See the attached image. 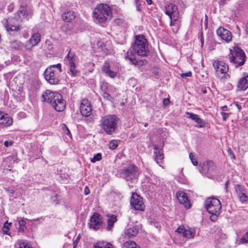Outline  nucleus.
<instances>
[{
	"mask_svg": "<svg viewBox=\"0 0 248 248\" xmlns=\"http://www.w3.org/2000/svg\"><path fill=\"white\" fill-rule=\"evenodd\" d=\"M118 123L119 118L115 115H107L102 117L100 126L106 134L111 135L115 132Z\"/></svg>",
	"mask_w": 248,
	"mask_h": 248,
	"instance_id": "nucleus-1",
	"label": "nucleus"
},
{
	"mask_svg": "<svg viewBox=\"0 0 248 248\" xmlns=\"http://www.w3.org/2000/svg\"><path fill=\"white\" fill-rule=\"evenodd\" d=\"M62 72V64L58 63L51 65L46 68L44 72L46 80L52 85H57L60 83V74Z\"/></svg>",
	"mask_w": 248,
	"mask_h": 248,
	"instance_id": "nucleus-2",
	"label": "nucleus"
},
{
	"mask_svg": "<svg viewBox=\"0 0 248 248\" xmlns=\"http://www.w3.org/2000/svg\"><path fill=\"white\" fill-rule=\"evenodd\" d=\"M119 172L123 179L131 183L136 182L140 173L139 168L133 164L121 169Z\"/></svg>",
	"mask_w": 248,
	"mask_h": 248,
	"instance_id": "nucleus-3",
	"label": "nucleus"
},
{
	"mask_svg": "<svg viewBox=\"0 0 248 248\" xmlns=\"http://www.w3.org/2000/svg\"><path fill=\"white\" fill-rule=\"evenodd\" d=\"M204 204L207 211L211 215L210 217V220L213 222L216 221L220 214V202L217 198L210 197L206 200Z\"/></svg>",
	"mask_w": 248,
	"mask_h": 248,
	"instance_id": "nucleus-4",
	"label": "nucleus"
},
{
	"mask_svg": "<svg viewBox=\"0 0 248 248\" xmlns=\"http://www.w3.org/2000/svg\"><path fill=\"white\" fill-rule=\"evenodd\" d=\"M133 49L135 53L141 57H146L149 55L148 42L143 35L136 36Z\"/></svg>",
	"mask_w": 248,
	"mask_h": 248,
	"instance_id": "nucleus-5",
	"label": "nucleus"
},
{
	"mask_svg": "<svg viewBox=\"0 0 248 248\" xmlns=\"http://www.w3.org/2000/svg\"><path fill=\"white\" fill-rule=\"evenodd\" d=\"M93 17L99 23H103L112 17L110 7L107 4L99 5L93 12Z\"/></svg>",
	"mask_w": 248,
	"mask_h": 248,
	"instance_id": "nucleus-6",
	"label": "nucleus"
},
{
	"mask_svg": "<svg viewBox=\"0 0 248 248\" xmlns=\"http://www.w3.org/2000/svg\"><path fill=\"white\" fill-rule=\"evenodd\" d=\"M229 59L231 62L234 64L235 67L243 65L246 61V55L242 49L234 47L233 50H231L229 55Z\"/></svg>",
	"mask_w": 248,
	"mask_h": 248,
	"instance_id": "nucleus-7",
	"label": "nucleus"
},
{
	"mask_svg": "<svg viewBox=\"0 0 248 248\" xmlns=\"http://www.w3.org/2000/svg\"><path fill=\"white\" fill-rule=\"evenodd\" d=\"M165 13L168 15L170 19V25L171 26L176 25L175 29L176 31L178 29V19L179 18V13L177 6L172 3H170L166 6Z\"/></svg>",
	"mask_w": 248,
	"mask_h": 248,
	"instance_id": "nucleus-8",
	"label": "nucleus"
},
{
	"mask_svg": "<svg viewBox=\"0 0 248 248\" xmlns=\"http://www.w3.org/2000/svg\"><path fill=\"white\" fill-rule=\"evenodd\" d=\"M217 77L222 79L229 78L228 74L229 67L228 64L222 61H215L213 64Z\"/></svg>",
	"mask_w": 248,
	"mask_h": 248,
	"instance_id": "nucleus-9",
	"label": "nucleus"
},
{
	"mask_svg": "<svg viewBox=\"0 0 248 248\" xmlns=\"http://www.w3.org/2000/svg\"><path fill=\"white\" fill-rule=\"evenodd\" d=\"M77 61V57L74 52L69 50L68 53L64 58V62L69 66V71L73 76H76L78 72L75 63Z\"/></svg>",
	"mask_w": 248,
	"mask_h": 248,
	"instance_id": "nucleus-10",
	"label": "nucleus"
},
{
	"mask_svg": "<svg viewBox=\"0 0 248 248\" xmlns=\"http://www.w3.org/2000/svg\"><path fill=\"white\" fill-rule=\"evenodd\" d=\"M216 164L212 161L207 160L200 164L199 170L200 172L204 175L208 176L214 173L216 170Z\"/></svg>",
	"mask_w": 248,
	"mask_h": 248,
	"instance_id": "nucleus-11",
	"label": "nucleus"
},
{
	"mask_svg": "<svg viewBox=\"0 0 248 248\" xmlns=\"http://www.w3.org/2000/svg\"><path fill=\"white\" fill-rule=\"evenodd\" d=\"M130 204L136 210L144 211V205L142 198L137 193H133L130 199Z\"/></svg>",
	"mask_w": 248,
	"mask_h": 248,
	"instance_id": "nucleus-12",
	"label": "nucleus"
},
{
	"mask_svg": "<svg viewBox=\"0 0 248 248\" xmlns=\"http://www.w3.org/2000/svg\"><path fill=\"white\" fill-rule=\"evenodd\" d=\"M102 223L103 221L101 216L98 213H94L91 217L89 225L90 228L97 230Z\"/></svg>",
	"mask_w": 248,
	"mask_h": 248,
	"instance_id": "nucleus-13",
	"label": "nucleus"
},
{
	"mask_svg": "<svg viewBox=\"0 0 248 248\" xmlns=\"http://www.w3.org/2000/svg\"><path fill=\"white\" fill-rule=\"evenodd\" d=\"M41 35L39 33H35L32 34L31 37L28 40L25 44V48L27 50H31L33 47L37 46L40 42Z\"/></svg>",
	"mask_w": 248,
	"mask_h": 248,
	"instance_id": "nucleus-14",
	"label": "nucleus"
},
{
	"mask_svg": "<svg viewBox=\"0 0 248 248\" xmlns=\"http://www.w3.org/2000/svg\"><path fill=\"white\" fill-rule=\"evenodd\" d=\"M216 32L218 36L220 37L222 40L225 41L227 43L231 42L232 40V34L231 32L223 27H220L218 28L217 29Z\"/></svg>",
	"mask_w": 248,
	"mask_h": 248,
	"instance_id": "nucleus-15",
	"label": "nucleus"
},
{
	"mask_svg": "<svg viewBox=\"0 0 248 248\" xmlns=\"http://www.w3.org/2000/svg\"><path fill=\"white\" fill-rule=\"evenodd\" d=\"M60 94L56 92L47 90L42 95V101L49 103L52 106V104L55 102L57 95Z\"/></svg>",
	"mask_w": 248,
	"mask_h": 248,
	"instance_id": "nucleus-16",
	"label": "nucleus"
},
{
	"mask_svg": "<svg viewBox=\"0 0 248 248\" xmlns=\"http://www.w3.org/2000/svg\"><path fill=\"white\" fill-rule=\"evenodd\" d=\"M80 111L81 114L85 117H88L91 114L92 109L88 100L83 99L81 101L80 106Z\"/></svg>",
	"mask_w": 248,
	"mask_h": 248,
	"instance_id": "nucleus-17",
	"label": "nucleus"
},
{
	"mask_svg": "<svg viewBox=\"0 0 248 248\" xmlns=\"http://www.w3.org/2000/svg\"><path fill=\"white\" fill-rule=\"evenodd\" d=\"M66 102L63 99L62 95H57L55 102L52 104V107L58 112H61L64 110L65 108Z\"/></svg>",
	"mask_w": 248,
	"mask_h": 248,
	"instance_id": "nucleus-18",
	"label": "nucleus"
},
{
	"mask_svg": "<svg viewBox=\"0 0 248 248\" xmlns=\"http://www.w3.org/2000/svg\"><path fill=\"white\" fill-rule=\"evenodd\" d=\"M175 231L178 233L182 234L183 236L187 239L193 238L195 233L194 229H186L184 226H179Z\"/></svg>",
	"mask_w": 248,
	"mask_h": 248,
	"instance_id": "nucleus-19",
	"label": "nucleus"
},
{
	"mask_svg": "<svg viewBox=\"0 0 248 248\" xmlns=\"http://www.w3.org/2000/svg\"><path fill=\"white\" fill-rule=\"evenodd\" d=\"M186 117L188 118L192 119L197 123V125L196 126L198 128H203L206 126V122L203 119H201L197 114L186 112Z\"/></svg>",
	"mask_w": 248,
	"mask_h": 248,
	"instance_id": "nucleus-20",
	"label": "nucleus"
},
{
	"mask_svg": "<svg viewBox=\"0 0 248 248\" xmlns=\"http://www.w3.org/2000/svg\"><path fill=\"white\" fill-rule=\"evenodd\" d=\"M13 119L7 114L0 111V127H7L11 125Z\"/></svg>",
	"mask_w": 248,
	"mask_h": 248,
	"instance_id": "nucleus-21",
	"label": "nucleus"
},
{
	"mask_svg": "<svg viewBox=\"0 0 248 248\" xmlns=\"http://www.w3.org/2000/svg\"><path fill=\"white\" fill-rule=\"evenodd\" d=\"M177 198L179 202L185 205L186 208H189L191 206L186 194L183 192H178L176 194Z\"/></svg>",
	"mask_w": 248,
	"mask_h": 248,
	"instance_id": "nucleus-22",
	"label": "nucleus"
},
{
	"mask_svg": "<svg viewBox=\"0 0 248 248\" xmlns=\"http://www.w3.org/2000/svg\"><path fill=\"white\" fill-rule=\"evenodd\" d=\"M237 88L240 91H245L248 88V75L245 74L244 76L239 79Z\"/></svg>",
	"mask_w": 248,
	"mask_h": 248,
	"instance_id": "nucleus-23",
	"label": "nucleus"
},
{
	"mask_svg": "<svg viewBox=\"0 0 248 248\" xmlns=\"http://www.w3.org/2000/svg\"><path fill=\"white\" fill-rule=\"evenodd\" d=\"M154 149L155 150V160L158 164H159L163 159V154L156 145H154Z\"/></svg>",
	"mask_w": 248,
	"mask_h": 248,
	"instance_id": "nucleus-24",
	"label": "nucleus"
},
{
	"mask_svg": "<svg viewBox=\"0 0 248 248\" xmlns=\"http://www.w3.org/2000/svg\"><path fill=\"white\" fill-rule=\"evenodd\" d=\"M62 17L65 22H71L75 18V13L73 11L65 12L62 15Z\"/></svg>",
	"mask_w": 248,
	"mask_h": 248,
	"instance_id": "nucleus-25",
	"label": "nucleus"
},
{
	"mask_svg": "<svg viewBox=\"0 0 248 248\" xmlns=\"http://www.w3.org/2000/svg\"><path fill=\"white\" fill-rule=\"evenodd\" d=\"M139 229L136 226L130 227L125 231V234L129 237L135 236L138 232Z\"/></svg>",
	"mask_w": 248,
	"mask_h": 248,
	"instance_id": "nucleus-26",
	"label": "nucleus"
},
{
	"mask_svg": "<svg viewBox=\"0 0 248 248\" xmlns=\"http://www.w3.org/2000/svg\"><path fill=\"white\" fill-rule=\"evenodd\" d=\"M5 27L8 32L17 31L19 30L20 28L18 25H15L11 24L9 21H7Z\"/></svg>",
	"mask_w": 248,
	"mask_h": 248,
	"instance_id": "nucleus-27",
	"label": "nucleus"
},
{
	"mask_svg": "<svg viewBox=\"0 0 248 248\" xmlns=\"http://www.w3.org/2000/svg\"><path fill=\"white\" fill-rule=\"evenodd\" d=\"M93 248H113V247L110 243L99 242L94 245Z\"/></svg>",
	"mask_w": 248,
	"mask_h": 248,
	"instance_id": "nucleus-28",
	"label": "nucleus"
},
{
	"mask_svg": "<svg viewBox=\"0 0 248 248\" xmlns=\"http://www.w3.org/2000/svg\"><path fill=\"white\" fill-rule=\"evenodd\" d=\"M117 217L116 216L112 215L109 217L107 220L108 226L107 229L108 230H110L113 226L114 223L116 221Z\"/></svg>",
	"mask_w": 248,
	"mask_h": 248,
	"instance_id": "nucleus-29",
	"label": "nucleus"
},
{
	"mask_svg": "<svg viewBox=\"0 0 248 248\" xmlns=\"http://www.w3.org/2000/svg\"><path fill=\"white\" fill-rule=\"evenodd\" d=\"M124 247L125 248H140L137 244L132 241H128L124 243Z\"/></svg>",
	"mask_w": 248,
	"mask_h": 248,
	"instance_id": "nucleus-30",
	"label": "nucleus"
},
{
	"mask_svg": "<svg viewBox=\"0 0 248 248\" xmlns=\"http://www.w3.org/2000/svg\"><path fill=\"white\" fill-rule=\"evenodd\" d=\"M12 224L11 223H8V222H6L2 227V231L3 232L7 235H10V233L9 232V230L10 229V226Z\"/></svg>",
	"mask_w": 248,
	"mask_h": 248,
	"instance_id": "nucleus-31",
	"label": "nucleus"
},
{
	"mask_svg": "<svg viewBox=\"0 0 248 248\" xmlns=\"http://www.w3.org/2000/svg\"><path fill=\"white\" fill-rule=\"evenodd\" d=\"M239 198V199L242 203H244L246 202L248 200V197L247 195L244 193H240L237 195Z\"/></svg>",
	"mask_w": 248,
	"mask_h": 248,
	"instance_id": "nucleus-32",
	"label": "nucleus"
},
{
	"mask_svg": "<svg viewBox=\"0 0 248 248\" xmlns=\"http://www.w3.org/2000/svg\"><path fill=\"white\" fill-rule=\"evenodd\" d=\"M18 15L21 18H24L27 16V11L26 9H23L20 10L18 12Z\"/></svg>",
	"mask_w": 248,
	"mask_h": 248,
	"instance_id": "nucleus-33",
	"label": "nucleus"
},
{
	"mask_svg": "<svg viewBox=\"0 0 248 248\" xmlns=\"http://www.w3.org/2000/svg\"><path fill=\"white\" fill-rule=\"evenodd\" d=\"M22 43L19 41H14L12 43V46L15 49H19L22 46Z\"/></svg>",
	"mask_w": 248,
	"mask_h": 248,
	"instance_id": "nucleus-34",
	"label": "nucleus"
},
{
	"mask_svg": "<svg viewBox=\"0 0 248 248\" xmlns=\"http://www.w3.org/2000/svg\"><path fill=\"white\" fill-rule=\"evenodd\" d=\"M117 146V141L116 140H112L109 143V147L111 150L116 149Z\"/></svg>",
	"mask_w": 248,
	"mask_h": 248,
	"instance_id": "nucleus-35",
	"label": "nucleus"
},
{
	"mask_svg": "<svg viewBox=\"0 0 248 248\" xmlns=\"http://www.w3.org/2000/svg\"><path fill=\"white\" fill-rule=\"evenodd\" d=\"M102 158V155L100 153H98L94 155L93 158L91 159V162L94 163L96 161H100Z\"/></svg>",
	"mask_w": 248,
	"mask_h": 248,
	"instance_id": "nucleus-36",
	"label": "nucleus"
},
{
	"mask_svg": "<svg viewBox=\"0 0 248 248\" xmlns=\"http://www.w3.org/2000/svg\"><path fill=\"white\" fill-rule=\"evenodd\" d=\"M235 190L237 195L240 193H244L243 192L245 191L244 188L240 185H236L235 186Z\"/></svg>",
	"mask_w": 248,
	"mask_h": 248,
	"instance_id": "nucleus-37",
	"label": "nucleus"
},
{
	"mask_svg": "<svg viewBox=\"0 0 248 248\" xmlns=\"http://www.w3.org/2000/svg\"><path fill=\"white\" fill-rule=\"evenodd\" d=\"M105 74L111 78H114L116 77L117 75V73L115 72H114L110 69L108 70L106 73H105Z\"/></svg>",
	"mask_w": 248,
	"mask_h": 248,
	"instance_id": "nucleus-38",
	"label": "nucleus"
},
{
	"mask_svg": "<svg viewBox=\"0 0 248 248\" xmlns=\"http://www.w3.org/2000/svg\"><path fill=\"white\" fill-rule=\"evenodd\" d=\"M241 243H248V232H246L240 240Z\"/></svg>",
	"mask_w": 248,
	"mask_h": 248,
	"instance_id": "nucleus-39",
	"label": "nucleus"
},
{
	"mask_svg": "<svg viewBox=\"0 0 248 248\" xmlns=\"http://www.w3.org/2000/svg\"><path fill=\"white\" fill-rule=\"evenodd\" d=\"M102 71L105 73H106L108 70H109V64L107 62H106L103 66L102 67Z\"/></svg>",
	"mask_w": 248,
	"mask_h": 248,
	"instance_id": "nucleus-40",
	"label": "nucleus"
},
{
	"mask_svg": "<svg viewBox=\"0 0 248 248\" xmlns=\"http://www.w3.org/2000/svg\"><path fill=\"white\" fill-rule=\"evenodd\" d=\"M189 158L191 159L192 164L194 166H197L198 165V161L194 158V155L192 153H190L189 154Z\"/></svg>",
	"mask_w": 248,
	"mask_h": 248,
	"instance_id": "nucleus-41",
	"label": "nucleus"
},
{
	"mask_svg": "<svg viewBox=\"0 0 248 248\" xmlns=\"http://www.w3.org/2000/svg\"><path fill=\"white\" fill-rule=\"evenodd\" d=\"M102 96L104 98H105L108 100L110 101L112 99V97L110 96V95L107 92H104L103 93Z\"/></svg>",
	"mask_w": 248,
	"mask_h": 248,
	"instance_id": "nucleus-42",
	"label": "nucleus"
},
{
	"mask_svg": "<svg viewBox=\"0 0 248 248\" xmlns=\"http://www.w3.org/2000/svg\"><path fill=\"white\" fill-rule=\"evenodd\" d=\"M191 76L192 73L190 71L185 73H182L181 74V77L184 78H186L187 77H190Z\"/></svg>",
	"mask_w": 248,
	"mask_h": 248,
	"instance_id": "nucleus-43",
	"label": "nucleus"
},
{
	"mask_svg": "<svg viewBox=\"0 0 248 248\" xmlns=\"http://www.w3.org/2000/svg\"><path fill=\"white\" fill-rule=\"evenodd\" d=\"M124 22V20L122 18H116L114 20V23L118 25H121L123 24Z\"/></svg>",
	"mask_w": 248,
	"mask_h": 248,
	"instance_id": "nucleus-44",
	"label": "nucleus"
},
{
	"mask_svg": "<svg viewBox=\"0 0 248 248\" xmlns=\"http://www.w3.org/2000/svg\"><path fill=\"white\" fill-rule=\"evenodd\" d=\"M129 61L134 65L139 64V62L136 60L134 55L133 57H130V58L129 59Z\"/></svg>",
	"mask_w": 248,
	"mask_h": 248,
	"instance_id": "nucleus-45",
	"label": "nucleus"
},
{
	"mask_svg": "<svg viewBox=\"0 0 248 248\" xmlns=\"http://www.w3.org/2000/svg\"><path fill=\"white\" fill-rule=\"evenodd\" d=\"M221 114L222 116V119L224 121H226L227 120V119L228 118V117H229V114L228 113H225V112H222L221 113Z\"/></svg>",
	"mask_w": 248,
	"mask_h": 248,
	"instance_id": "nucleus-46",
	"label": "nucleus"
},
{
	"mask_svg": "<svg viewBox=\"0 0 248 248\" xmlns=\"http://www.w3.org/2000/svg\"><path fill=\"white\" fill-rule=\"evenodd\" d=\"M26 224V221L23 219H21L19 220V225L20 227H24Z\"/></svg>",
	"mask_w": 248,
	"mask_h": 248,
	"instance_id": "nucleus-47",
	"label": "nucleus"
},
{
	"mask_svg": "<svg viewBox=\"0 0 248 248\" xmlns=\"http://www.w3.org/2000/svg\"><path fill=\"white\" fill-rule=\"evenodd\" d=\"M79 239H80V235H78V237H77V238L76 239V240L73 242V246H74V247H77V246L78 245V243Z\"/></svg>",
	"mask_w": 248,
	"mask_h": 248,
	"instance_id": "nucleus-48",
	"label": "nucleus"
},
{
	"mask_svg": "<svg viewBox=\"0 0 248 248\" xmlns=\"http://www.w3.org/2000/svg\"><path fill=\"white\" fill-rule=\"evenodd\" d=\"M134 55V54H133L132 52H127L125 56V58L129 60L130 57H133Z\"/></svg>",
	"mask_w": 248,
	"mask_h": 248,
	"instance_id": "nucleus-49",
	"label": "nucleus"
},
{
	"mask_svg": "<svg viewBox=\"0 0 248 248\" xmlns=\"http://www.w3.org/2000/svg\"><path fill=\"white\" fill-rule=\"evenodd\" d=\"M90 191L89 188H88V187L87 186H86L84 188V194L85 195H87L90 193Z\"/></svg>",
	"mask_w": 248,
	"mask_h": 248,
	"instance_id": "nucleus-50",
	"label": "nucleus"
},
{
	"mask_svg": "<svg viewBox=\"0 0 248 248\" xmlns=\"http://www.w3.org/2000/svg\"><path fill=\"white\" fill-rule=\"evenodd\" d=\"M65 132L66 133V134L67 135H68L69 136L71 137L72 136L71 134V132L69 130V129H68V128L67 127H66V126H65V129L64 130Z\"/></svg>",
	"mask_w": 248,
	"mask_h": 248,
	"instance_id": "nucleus-51",
	"label": "nucleus"
},
{
	"mask_svg": "<svg viewBox=\"0 0 248 248\" xmlns=\"http://www.w3.org/2000/svg\"><path fill=\"white\" fill-rule=\"evenodd\" d=\"M4 145L5 147H8L9 146H11L12 145V142L11 141H5L4 142Z\"/></svg>",
	"mask_w": 248,
	"mask_h": 248,
	"instance_id": "nucleus-52",
	"label": "nucleus"
},
{
	"mask_svg": "<svg viewBox=\"0 0 248 248\" xmlns=\"http://www.w3.org/2000/svg\"><path fill=\"white\" fill-rule=\"evenodd\" d=\"M200 38V41L201 43V46H202L203 45V44H204V39H203V36L202 33H201Z\"/></svg>",
	"mask_w": 248,
	"mask_h": 248,
	"instance_id": "nucleus-53",
	"label": "nucleus"
},
{
	"mask_svg": "<svg viewBox=\"0 0 248 248\" xmlns=\"http://www.w3.org/2000/svg\"><path fill=\"white\" fill-rule=\"evenodd\" d=\"M136 0V8H137V10L138 11H141V9L140 8V4L138 3L139 2V0Z\"/></svg>",
	"mask_w": 248,
	"mask_h": 248,
	"instance_id": "nucleus-54",
	"label": "nucleus"
},
{
	"mask_svg": "<svg viewBox=\"0 0 248 248\" xmlns=\"http://www.w3.org/2000/svg\"><path fill=\"white\" fill-rule=\"evenodd\" d=\"M235 106H236V107H237V108H238V109L239 110H241L242 107H241V106L240 105L238 104V103H236L235 104Z\"/></svg>",
	"mask_w": 248,
	"mask_h": 248,
	"instance_id": "nucleus-55",
	"label": "nucleus"
},
{
	"mask_svg": "<svg viewBox=\"0 0 248 248\" xmlns=\"http://www.w3.org/2000/svg\"><path fill=\"white\" fill-rule=\"evenodd\" d=\"M147 3L149 4V5H150L152 4V0H146Z\"/></svg>",
	"mask_w": 248,
	"mask_h": 248,
	"instance_id": "nucleus-56",
	"label": "nucleus"
},
{
	"mask_svg": "<svg viewBox=\"0 0 248 248\" xmlns=\"http://www.w3.org/2000/svg\"><path fill=\"white\" fill-rule=\"evenodd\" d=\"M4 67L3 64H0V71L3 69Z\"/></svg>",
	"mask_w": 248,
	"mask_h": 248,
	"instance_id": "nucleus-57",
	"label": "nucleus"
},
{
	"mask_svg": "<svg viewBox=\"0 0 248 248\" xmlns=\"http://www.w3.org/2000/svg\"><path fill=\"white\" fill-rule=\"evenodd\" d=\"M228 184H229V181H227L226 182V183H225V186H226V188H227L228 186Z\"/></svg>",
	"mask_w": 248,
	"mask_h": 248,
	"instance_id": "nucleus-58",
	"label": "nucleus"
},
{
	"mask_svg": "<svg viewBox=\"0 0 248 248\" xmlns=\"http://www.w3.org/2000/svg\"><path fill=\"white\" fill-rule=\"evenodd\" d=\"M167 101L168 102H169V100L166 99H165L164 100V103H165V101Z\"/></svg>",
	"mask_w": 248,
	"mask_h": 248,
	"instance_id": "nucleus-59",
	"label": "nucleus"
},
{
	"mask_svg": "<svg viewBox=\"0 0 248 248\" xmlns=\"http://www.w3.org/2000/svg\"><path fill=\"white\" fill-rule=\"evenodd\" d=\"M228 152H229V153H232V151H231V149L229 150H228Z\"/></svg>",
	"mask_w": 248,
	"mask_h": 248,
	"instance_id": "nucleus-60",
	"label": "nucleus"
},
{
	"mask_svg": "<svg viewBox=\"0 0 248 248\" xmlns=\"http://www.w3.org/2000/svg\"><path fill=\"white\" fill-rule=\"evenodd\" d=\"M228 152H229V153H232V151H231V149L229 150H228Z\"/></svg>",
	"mask_w": 248,
	"mask_h": 248,
	"instance_id": "nucleus-61",
	"label": "nucleus"
},
{
	"mask_svg": "<svg viewBox=\"0 0 248 248\" xmlns=\"http://www.w3.org/2000/svg\"><path fill=\"white\" fill-rule=\"evenodd\" d=\"M148 125V124H145V126H146Z\"/></svg>",
	"mask_w": 248,
	"mask_h": 248,
	"instance_id": "nucleus-62",
	"label": "nucleus"
},
{
	"mask_svg": "<svg viewBox=\"0 0 248 248\" xmlns=\"http://www.w3.org/2000/svg\"><path fill=\"white\" fill-rule=\"evenodd\" d=\"M73 248H76V247H74V246H73Z\"/></svg>",
	"mask_w": 248,
	"mask_h": 248,
	"instance_id": "nucleus-63",
	"label": "nucleus"
}]
</instances>
